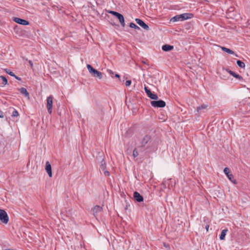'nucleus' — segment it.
<instances>
[{"label": "nucleus", "instance_id": "1a4fd4ad", "mask_svg": "<svg viewBox=\"0 0 250 250\" xmlns=\"http://www.w3.org/2000/svg\"><path fill=\"white\" fill-rule=\"evenodd\" d=\"M45 169L46 172L48 174V176L50 177H51L52 176V168H51V164H50V163L48 161H47L45 163Z\"/></svg>", "mask_w": 250, "mask_h": 250}, {"label": "nucleus", "instance_id": "423d86ee", "mask_svg": "<svg viewBox=\"0 0 250 250\" xmlns=\"http://www.w3.org/2000/svg\"><path fill=\"white\" fill-rule=\"evenodd\" d=\"M151 140V136L148 135H145L141 141V147H145Z\"/></svg>", "mask_w": 250, "mask_h": 250}, {"label": "nucleus", "instance_id": "c85d7f7f", "mask_svg": "<svg viewBox=\"0 0 250 250\" xmlns=\"http://www.w3.org/2000/svg\"><path fill=\"white\" fill-rule=\"evenodd\" d=\"M145 90L147 96H148L150 95V94L152 93L151 91L149 89H148L146 86L145 87Z\"/></svg>", "mask_w": 250, "mask_h": 250}, {"label": "nucleus", "instance_id": "a19ab883", "mask_svg": "<svg viewBox=\"0 0 250 250\" xmlns=\"http://www.w3.org/2000/svg\"><path fill=\"white\" fill-rule=\"evenodd\" d=\"M164 246H165V247H167V245H166L165 244H164Z\"/></svg>", "mask_w": 250, "mask_h": 250}, {"label": "nucleus", "instance_id": "4468645a", "mask_svg": "<svg viewBox=\"0 0 250 250\" xmlns=\"http://www.w3.org/2000/svg\"><path fill=\"white\" fill-rule=\"evenodd\" d=\"M208 105L207 104H203L197 107V111L199 113H201L204 112L203 110L206 109L208 107Z\"/></svg>", "mask_w": 250, "mask_h": 250}, {"label": "nucleus", "instance_id": "c9c22d12", "mask_svg": "<svg viewBox=\"0 0 250 250\" xmlns=\"http://www.w3.org/2000/svg\"><path fill=\"white\" fill-rule=\"evenodd\" d=\"M209 227V225L208 224L206 226L205 228H206L207 231H208Z\"/></svg>", "mask_w": 250, "mask_h": 250}, {"label": "nucleus", "instance_id": "4c0bfd02", "mask_svg": "<svg viewBox=\"0 0 250 250\" xmlns=\"http://www.w3.org/2000/svg\"><path fill=\"white\" fill-rule=\"evenodd\" d=\"M115 77L116 78H120V75L119 74H116L115 75Z\"/></svg>", "mask_w": 250, "mask_h": 250}, {"label": "nucleus", "instance_id": "5701e85b", "mask_svg": "<svg viewBox=\"0 0 250 250\" xmlns=\"http://www.w3.org/2000/svg\"><path fill=\"white\" fill-rule=\"evenodd\" d=\"M148 97L153 100H157L158 99V96L156 94H153L152 93L150 94V95Z\"/></svg>", "mask_w": 250, "mask_h": 250}, {"label": "nucleus", "instance_id": "cd10ccee", "mask_svg": "<svg viewBox=\"0 0 250 250\" xmlns=\"http://www.w3.org/2000/svg\"><path fill=\"white\" fill-rule=\"evenodd\" d=\"M5 70V72L7 74L10 75V76H13V77L15 76V75L14 74V73L13 72L10 71V70L6 69Z\"/></svg>", "mask_w": 250, "mask_h": 250}, {"label": "nucleus", "instance_id": "0eeeda50", "mask_svg": "<svg viewBox=\"0 0 250 250\" xmlns=\"http://www.w3.org/2000/svg\"><path fill=\"white\" fill-rule=\"evenodd\" d=\"M13 21H14L15 22L19 23L21 25H27L29 24V22L28 21L23 20L17 17H14L13 18Z\"/></svg>", "mask_w": 250, "mask_h": 250}, {"label": "nucleus", "instance_id": "393cba45", "mask_svg": "<svg viewBox=\"0 0 250 250\" xmlns=\"http://www.w3.org/2000/svg\"><path fill=\"white\" fill-rule=\"evenodd\" d=\"M0 78L2 81V84L4 85H6L7 83V80L6 78L3 76H0Z\"/></svg>", "mask_w": 250, "mask_h": 250}, {"label": "nucleus", "instance_id": "dca6fc26", "mask_svg": "<svg viewBox=\"0 0 250 250\" xmlns=\"http://www.w3.org/2000/svg\"><path fill=\"white\" fill-rule=\"evenodd\" d=\"M103 208L100 206H95L93 208V212L94 214L97 213L98 212L102 211Z\"/></svg>", "mask_w": 250, "mask_h": 250}, {"label": "nucleus", "instance_id": "ddd939ff", "mask_svg": "<svg viewBox=\"0 0 250 250\" xmlns=\"http://www.w3.org/2000/svg\"><path fill=\"white\" fill-rule=\"evenodd\" d=\"M116 17L118 19L121 25L123 27H124L125 25V23L124 16L121 14L119 13Z\"/></svg>", "mask_w": 250, "mask_h": 250}, {"label": "nucleus", "instance_id": "7ed1b4c3", "mask_svg": "<svg viewBox=\"0 0 250 250\" xmlns=\"http://www.w3.org/2000/svg\"><path fill=\"white\" fill-rule=\"evenodd\" d=\"M150 103L155 107H164L166 106V103L163 100L152 101Z\"/></svg>", "mask_w": 250, "mask_h": 250}, {"label": "nucleus", "instance_id": "a878e982", "mask_svg": "<svg viewBox=\"0 0 250 250\" xmlns=\"http://www.w3.org/2000/svg\"><path fill=\"white\" fill-rule=\"evenodd\" d=\"M19 115V113L18 111L16 109H14V110L13 111L12 114V116L14 117H18Z\"/></svg>", "mask_w": 250, "mask_h": 250}, {"label": "nucleus", "instance_id": "6e6552de", "mask_svg": "<svg viewBox=\"0 0 250 250\" xmlns=\"http://www.w3.org/2000/svg\"><path fill=\"white\" fill-rule=\"evenodd\" d=\"M135 21L137 24H138L140 26H141L142 28H143L144 29L146 30H148L149 28V26L146 24L144 21H143L142 20L140 19H136Z\"/></svg>", "mask_w": 250, "mask_h": 250}, {"label": "nucleus", "instance_id": "a211bd4d", "mask_svg": "<svg viewBox=\"0 0 250 250\" xmlns=\"http://www.w3.org/2000/svg\"><path fill=\"white\" fill-rule=\"evenodd\" d=\"M227 231H228L227 229H225L222 230L221 233L220 235V240H223L225 239V236L226 235Z\"/></svg>", "mask_w": 250, "mask_h": 250}, {"label": "nucleus", "instance_id": "20e7f679", "mask_svg": "<svg viewBox=\"0 0 250 250\" xmlns=\"http://www.w3.org/2000/svg\"><path fill=\"white\" fill-rule=\"evenodd\" d=\"M47 104L46 107L48 112L49 114H51L52 111V104H53V97L50 95L47 98Z\"/></svg>", "mask_w": 250, "mask_h": 250}, {"label": "nucleus", "instance_id": "c756f323", "mask_svg": "<svg viewBox=\"0 0 250 250\" xmlns=\"http://www.w3.org/2000/svg\"><path fill=\"white\" fill-rule=\"evenodd\" d=\"M109 13L112 14L113 15H114L115 17H117L118 14L119 13L117 12L114 11H109Z\"/></svg>", "mask_w": 250, "mask_h": 250}, {"label": "nucleus", "instance_id": "2eb2a0df", "mask_svg": "<svg viewBox=\"0 0 250 250\" xmlns=\"http://www.w3.org/2000/svg\"><path fill=\"white\" fill-rule=\"evenodd\" d=\"M162 48L165 51H169L173 49V46L168 44H165L163 45Z\"/></svg>", "mask_w": 250, "mask_h": 250}, {"label": "nucleus", "instance_id": "9b49d317", "mask_svg": "<svg viewBox=\"0 0 250 250\" xmlns=\"http://www.w3.org/2000/svg\"><path fill=\"white\" fill-rule=\"evenodd\" d=\"M181 21L190 19L193 17V14L191 13H184L180 15Z\"/></svg>", "mask_w": 250, "mask_h": 250}, {"label": "nucleus", "instance_id": "f03ea898", "mask_svg": "<svg viewBox=\"0 0 250 250\" xmlns=\"http://www.w3.org/2000/svg\"><path fill=\"white\" fill-rule=\"evenodd\" d=\"M0 220L5 224H7L9 221V217L6 212L2 209H0Z\"/></svg>", "mask_w": 250, "mask_h": 250}, {"label": "nucleus", "instance_id": "473e14b6", "mask_svg": "<svg viewBox=\"0 0 250 250\" xmlns=\"http://www.w3.org/2000/svg\"><path fill=\"white\" fill-rule=\"evenodd\" d=\"M28 62H29V63L30 64V65L31 67L32 68L33 67V64L31 60H29L28 61Z\"/></svg>", "mask_w": 250, "mask_h": 250}, {"label": "nucleus", "instance_id": "72a5a7b5", "mask_svg": "<svg viewBox=\"0 0 250 250\" xmlns=\"http://www.w3.org/2000/svg\"><path fill=\"white\" fill-rule=\"evenodd\" d=\"M4 116H3V112L0 110V118H3Z\"/></svg>", "mask_w": 250, "mask_h": 250}, {"label": "nucleus", "instance_id": "e433bc0d", "mask_svg": "<svg viewBox=\"0 0 250 250\" xmlns=\"http://www.w3.org/2000/svg\"><path fill=\"white\" fill-rule=\"evenodd\" d=\"M14 77L15 78V79H16L18 80H19V81L21 80V78H20V77H18V76H17L16 75H15V76H14Z\"/></svg>", "mask_w": 250, "mask_h": 250}, {"label": "nucleus", "instance_id": "58836bf2", "mask_svg": "<svg viewBox=\"0 0 250 250\" xmlns=\"http://www.w3.org/2000/svg\"><path fill=\"white\" fill-rule=\"evenodd\" d=\"M108 72H109V73L110 74H113V72H112V70H108Z\"/></svg>", "mask_w": 250, "mask_h": 250}, {"label": "nucleus", "instance_id": "ea45409f", "mask_svg": "<svg viewBox=\"0 0 250 250\" xmlns=\"http://www.w3.org/2000/svg\"><path fill=\"white\" fill-rule=\"evenodd\" d=\"M143 63H145H145H146V62H144V61H143Z\"/></svg>", "mask_w": 250, "mask_h": 250}, {"label": "nucleus", "instance_id": "f257e3e1", "mask_svg": "<svg viewBox=\"0 0 250 250\" xmlns=\"http://www.w3.org/2000/svg\"><path fill=\"white\" fill-rule=\"evenodd\" d=\"M86 66L89 73L93 77L98 78L99 79H101L102 78L103 74L102 72L94 68L90 64H87Z\"/></svg>", "mask_w": 250, "mask_h": 250}, {"label": "nucleus", "instance_id": "bb28decb", "mask_svg": "<svg viewBox=\"0 0 250 250\" xmlns=\"http://www.w3.org/2000/svg\"><path fill=\"white\" fill-rule=\"evenodd\" d=\"M139 155V153L136 148H135L133 151V156L134 157H137Z\"/></svg>", "mask_w": 250, "mask_h": 250}, {"label": "nucleus", "instance_id": "b1692460", "mask_svg": "<svg viewBox=\"0 0 250 250\" xmlns=\"http://www.w3.org/2000/svg\"><path fill=\"white\" fill-rule=\"evenodd\" d=\"M172 20H173V21H181V17L180 16V15L174 16V17L172 18Z\"/></svg>", "mask_w": 250, "mask_h": 250}, {"label": "nucleus", "instance_id": "7c9ffc66", "mask_svg": "<svg viewBox=\"0 0 250 250\" xmlns=\"http://www.w3.org/2000/svg\"><path fill=\"white\" fill-rule=\"evenodd\" d=\"M131 80H127L125 82V85L126 86H129L131 85Z\"/></svg>", "mask_w": 250, "mask_h": 250}, {"label": "nucleus", "instance_id": "2f4dec72", "mask_svg": "<svg viewBox=\"0 0 250 250\" xmlns=\"http://www.w3.org/2000/svg\"><path fill=\"white\" fill-rule=\"evenodd\" d=\"M103 171H104V174L105 176H109L110 173H109V172L108 171L106 170L105 169L104 170H103Z\"/></svg>", "mask_w": 250, "mask_h": 250}, {"label": "nucleus", "instance_id": "aec40b11", "mask_svg": "<svg viewBox=\"0 0 250 250\" xmlns=\"http://www.w3.org/2000/svg\"><path fill=\"white\" fill-rule=\"evenodd\" d=\"M100 169L103 171L106 169L105 162L104 160H103L101 163Z\"/></svg>", "mask_w": 250, "mask_h": 250}, {"label": "nucleus", "instance_id": "9d476101", "mask_svg": "<svg viewBox=\"0 0 250 250\" xmlns=\"http://www.w3.org/2000/svg\"><path fill=\"white\" fill-rule=\"evenodd\" d=\"M133 197L134 199L138 202H141L143 201V197L137 191H135L134 192Z\"/></svg>", "mask_w": 250, "mask_h": 250}, {"label": "nucleus", "instance_id": "f8f14e48", "mask_svg": "<svg viewBox=\"0 0 250 250\" xmlns=\"http://www.w3.org/2000/svg\"><path fill=\"white\" fill-rule=\"evenodd\" d=\"M18 90L20 92L21 94L23 95L25 97L29 98V93L27 91L26 89L24 87H21L19 88Z\"/></svg>", "mask_w": 250, "mask_h": 250}, {"label": "nucleus", "instance_id": "412c9836", "mask_svg": "<svg viewBox=\"0 0 250 250\" xmlns=\"http://www.w3.org/2000/svg\"><path fill=\"white\" fill-rule=\"evenodd\" d=\"M237 64L240 68H244L245 67V63L240 60L237 61Z\"/></svg>", "mask_w": 250, "mask_h": 250}, {"label": "nucleus", "instance_id": "6ab92c4d", "mask_svg": "<svg viewBox=\"0 0 250 250\" xmlns=\"http://www.w3.org/2000/svg\"><path fill=\"white\" fill-rule=\"evenodd\" d=\"M228 72L230 74H231L234 77H235L237 79H238L239 80L242 79V76H241L240 75H239L238 74H236L235 72H234L231 70H229V71H228Z\"/></svg>", "mask_w": 250, "mask_h": 250}, {"label": "nucleus", "instance_id": "39448f33", "mask_svg": "<svg viewBox=\"0 0 250 250\" xmlns=\"http://www.w3.org/2000/svg\"><path fill=\"white\" fill-rule=\"evenodd\" d=\"M224 172L228 177V179L233 183L236 184L237 183L236 180L234 179V176L232 174L229 173V169L228 167H225L224 169Z\"/></svg>", "mask_w": 250, "mask_h": 250}, {"label": "nucleus", "instance_id": "f704fd0d", "mask_svg": "<svg viewBox=\"0 0 250 250\" xmlns=\"http://www.w3.org/2000/svg\"><path fill=\"white\" fill-rule=\"evenodd\" d=\"M161 186L164 188H166V185L164 182L162 183V184H161Z\"/></svg>", "mask_w": 250, "mask_h": 250}, {"label": "nucleus", "instance_id": "4be33fe9", "mask_svg": "<svg viewBox=\"0 0 250 250\" xmlns=\"http://www.w3.org/2000/svg\"><path fill=\"white\" fill-rule=\"evenodd\" d=\"M129 26H130V27H131L132 28H134L135 29H138V30L140 29V28L139 26H138L137 25H136L135 23H134L133 22L130 23Z\"/></svg>", "mask_w": 250, "mask_h": 250}, {"label": "nucleus", "instance_id": "f3484780", "mask_svg": "<svg viewBox=\"0 0 250 250\" xmlns=\"http://www.w3.org/2000/svg\"><path fill=\"white\" fill-rule=\"evenodd\" d=\"M221 49L224 52L228 53L230 54H235V55L237 57V55L236 54H235L234 52L231 50V49L226 48L225 47H222Z\"/></svg>", "mask_w": 250, "mask_h": 250}]
</instances>
